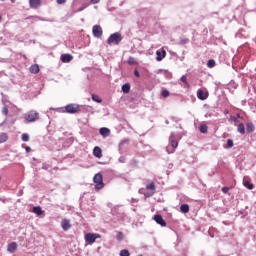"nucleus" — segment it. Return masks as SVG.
<instances>
[{
    "mask_svg": "<svg viewBox=\"0 0 256 256\" xmlns=\"http://www.w3.org/2000/svg\"><path fill=\"white\" fill-rule=\"evenodd\" d=\"M123 41V36L119 32L111 34L107 39L108 45H119Z\"/></svg>",
    "mask_w": 256,
    "mask_h": 256,
    "instance_id": "nucleus-1",
    "label": "nucleus"
},
{
    "mask_svg": "<svg viewBox=\"0 0 256 256\" xmlns=\"http://www.w3.org/2000/svg\"><path fill=\"white\" fill-rule=\"evenodd\" d=\"M35 121H39V113L35 110L29 111L24 116V123H35Z\"/></svg>",
    "mask_w": 256,
    "mask_h": 256,
    "instance_id": "nucleus-2",
    "label": "nucleus"
},
{
    "mask_svg": "<svg viewBox=\"0 0 256 256\" xmlns=\"http://www.w3.org/2000/svg\"><path fill=\"white\" fill-rule=\"evenodd\" d=\"M81 107L79 104H68L65 106V110H63V113H69L70 115H75V113L81 112Z\"/></svg>",
    "mask_w": 256,
    "mask_h": 256,
    "instance_id": "nucleus-3",
    "label": "nucleus"
},
{
    "mask_svg": "<svg viewBox=\"0 0 256 256\" xmlns=\"http://www.w3.org/2000/svg\"><path fill=\"white\" fill-rule=\"evenodd\" d=\"M169 143L172 147V151H169V147H166V151L167 153H174L175 149H177V147H179V142H177V136L175 135V133H171L170 137H169Z\"/></svg>",
    "mask_w": 256,
    "mask_h": 256,
    "instance_id": "nucleus-4",
    "label": "nucleus"
},
{
    "mask_svg": "<svg viewBox=\"0 0 256 256\" xmlns=\"http://www.w3.org/2000/svg\"><path fill=\"white\" fill-rule=\"evenodd\" d=\"M93 181L95 183V189H103L105 187V183H103V174L97 173L95 174Z\"/></svg>",
    "mask_w": 256,
    "mask_h": 256,
    "instance_id": "nucleus-5",
    "label": "nucleus"
},
{
    "mask_svg": "<svg viewBox=\"0 0 256 256\" xmlns=\"http://www.w3.org/2000/svg\"><path fill=\"white\" fill-rule=\"evenodd\" d=\"M97 239H101V234L97 233H87L85 234V241L86 243H89L90 245H93Z\"/></svg>",
    "mask_w": 256,
    "mask_h": 256,
    "instance_id": "nucleus-6",
    "label": "nucleus"
},
{
    "mask_svg": "<svg viewBox=\"0 0 256 256\" xmlns=\"http://www.w3.org/2000/svg\"><path fill=\"white\" fill-rule=\"evenodd\" d=\"M92 33L94 37L101 39V37H103V28H101L99 25H94L92 28Z\"/></svg>",
    "mask_w": 256,
    "mask_h": 256,
    "instance_id": "nucleus-7",
    "label": "nucleus"
},
{
    "mask_svg": "<svg viewBox=\"0 0 256 256\" xmlns=\"http://www.w3.org/2000/svg\"><path fill=\"white\" fill-rule=\"evenodd\" d=\"M154 221L161 227H167V222L165 221V219H163V216H161V214L154 215Z\"/></svg>",
    "mask_w": 256,
    "mask_h": 256,
    "instance_id": "nucleus-8",
    "label": "nucleus"
},
{
    "mask_svg": "<svg viewBox=\"0 0 256 256\" xmlns=\"http://www.w3.org/2000/svg\"><path fill=\"white\" fill-rule=\"evenodd\" d=\"M61 227H62L63 231H69V229H71V220L63 219L61 221Z\"/></svg>",
    "mask_w": 256,
    "mask_h": 256,
    "instance_id": "nucleus-9",
    "label": "nucleus"
},
{
    "mask_svg": "<svg viewBox=\"0 0 256 256\" xmlns=\"http://www.w3.org/2000/svg\"><path fill=\"white\" fill-rule=\"evenodd\" d=\"M156 61H163V59H165V57H167V52L165 51V49H162L161 51L158 50L156 52Z\"/></svg>",
    "mask_w": 256,
    "mask_h": 256,
    "instance_id": "nucleus-10",
    "label": "nucleus"
},
{
    "mask_svg": "<svg viewBox=\"0 0 256 256\" xmlns=\"http://www.w3.org/2000/svg\"><path fill=\"white\" fill-rule=\"evenodd\" d=\"M197 97L200 101H205L209 97V93H205L203 89H198Z\"/></svg>",
    "mask_w": 256,
    "mask_h": 256,
    "instance_id": "nucleus-11",
    "label": "nucleus"
},
{
    "mask_svg": "<svg viewBox=\"0 0 256 256\" xmlns=\"http://www.w3.org/2000/svg\"><path fill=\"white\" fill-rule=\"evenodd\" d=\"M60 59H61L62 63H71V61H73V55L62 54Z\"/></svg>",
    "mask_w": 256,
    "mask_h": 256,
    "instance_id": "nucleus-12",
    "label": "nucleus"
},
{
    "mask_svg": "<svg viewBox=\"0 0 256 256\" xmlns=\"http://www.w3.org/2000/svg\"><path fill=\"white\" fill-rule=\"evenodd\" d=\"M31 9H39L41 7V0H29Z\"/></svg>",
    "mask_w": 256,
    "mask_h": 256,
    "instance_id": "nucleus-13",
    "label": "nucleus"
},
{
    "mask_svg": "<svg viewBox=\"0 0 256 256\" xmlns=\"http://www.w3.org/2000/svg\"><path fill=\"white\" fill-rule=\"evenodd\" d=\"M93 155L94 157H97V159H101L103 157V151L98 146H95L93 149Z\"/></svg>",
    "mask_w": 256,
    "mask_h": 256,
    "instance_id": "nucleus-14",
    "label": "nucleus"
},
{
    "mask_svg": "<svg viewBox=\"0 0 256 256\" xmlns=\"http://www.w3.org/2000/svg\"><path fill=\"white\" fill-rule=\"evenodd\" d=\"M99 133L105 139V137H109V135H111V130H109L107 127H102L100 128Z\"/></svg>",
    "mask_w": 256,
    "mask_h": 256,
    "instance_id": "nucleus-15",
    "label": "nucleus"
},
{
    "mask_svg": "<svg viewBox=\"0 0 256 256\" xmlns=\"http://www.w3.org/2000/svg\"><path fill=\"white\" fill-rule=\"evenodd\" d=\"M246 131L247 133H253L255 131V125L252 122H248L246 124Z\"/></svg>",
    "mask_w": 256,
    "mask_h": 256,
    "instance_id": "nucleus-16",
    "label": "nucleus"
},
{
    "mask_svg": "<svg viewBox=\"0 0 256 256\" xmlns=\"http://www.w3.org/2000/svg\"><path fill=\"white\" fill-rule=\"evenodd\" d=\"M130 91H131V84L125 83V84L122 85V92H123L124 94H127V93H129Z\"/></svg>",
    "mask_w": 256,
    "mask_h": 256,
    "instance_id": "nucleus-17",
    "label": "nucleus"
},
{
    "mask_svg": "<svg viewBox=\"0 0 256 256\" xmlns=\"http://www.w3.org/2000/svg\"><path fill=\"white\" fill-rule=\"evenodd\" d=\"M237 131L240 133V135H245V124L240 123L237 126Z\"/></svg>",
    "mask_w": 256,
    "mask_h": 256,
    "instance_id": "nucleus-18",
    "label": "nucleus"
},
{
    "mask_svg": "<svg viewBox=\"0 0 256 256\" xmlns=\"http://www.w3.org/2000/svg\"><path fill=\"white\" fill-rule=\"evenodd\" d=\"M17 249V244L16 242H12L10 244H8V251L10 253H15V250Z\"/></svg>",
    "mask_w": 256,
    "mask_h": 256,
    "instance_id": "nucleus-19",
    "label": "nucleus"
},
{
    "mask_svg": "<svg viewBox=\"0 0 256 256\" xmlns=\"http://www.w3.org/2000/svg\"><path fill=\"white\" fill-rule=\"evenodd\" d=\"M181 213H189V204H182L180 206Z\"/></svg>",
    "mask_w": 256,
    "mask_h": 256,
    "instance_id": "nucleus-20",
    "label": "nucleus"
},
{
    "mask_svg": "<svg viewBox=\"0 0 256 256\" xmlns=\"http://www.w3.org/2000/svg\"><path fill=\"white\" fill-rule=\"evenodd\" d=\"M32 211L38 216H40L43 213V210L40 208V206H34Z\"/></svg>",
    "mask_w": 256,
    "mask_h": 256,
    "instance_id": "nucleus-21",
    "label": "nucleus"
},
{
    "mask_svg": "<svg viewBox=\"0 0 256 256\" xmlns=\"http://www.w3.org/2000/svg\"><path fill=\"white\" fill-rule=\"evenodd\" d=\"M243 185L244 187H246V189H249L250 191L253 189V183L247 181V180H243Z\"/></svg>",
    "mask_w": 256,
    "mask_h": 256,
    "instance_id": "nucleus-22",
    "label": "nucleus"
},
{
    "mask_svg": "<svg viewBox=\"0 0 256 256\" xmlns=\"http://www.w3.org/2000/svg\"><path fill=\"white\" fill-rule=\"evenodd\" d=\"M146 189H148L149 191H153L150 195H153L155 193V183L152 182L150 184L146 185Z\"/></svg>",
    "mask_w": 256,
    "mask_h": 256,
    "instance_id": "nucleus-23",
    "label": "nucleus"
},
{
    "mask_svg": "<svg viewBox=\"0 0 256 256\" xmlns=\"http://www.w3.org/2000/svg\"><path fill=\"white\" fill-rule=\"evenodd\" d=\"M7 139H9V136L7 135V133L0 134V143H5Z\"/></svg>",
    "mask_w": 256,
    "mask_h": 256,
    "instance_id": "nucleus-24",
    "label": "nucleus"
},
{
    "mask_svg": "<svg viewBox=\"0 0 256 256\" xmlns=\"http://www.w3.org/2000/svg\"><path fill=\"white\" fill-rule=\"evenodd\" d=\"M92 101L95 103H103V100L99 98L97 94H92Z\"/></svg>",
    "mask_w": 256,
    "mask_h": 256,
    "instance_id": "nucleus-25",
    "label": "nucleus"
},
{
    "mask_svg": "<svg viewBox=\"0 0 256 256\" xmlns=\"http://www.w3.org/2000/svg\"><path fill=\"white\" fill-rule=\"evenodd\" d=\"M199 131H200V133H203V134L207 133L208 127L206 126V124H201L199 126Z\"/></svg>",
    "mask_w": 256,
    "mask_h": 256,
    "instance_id": "nucleus-26",
    "label": "nucleus"
},
{
    "mask_svg": "<svg viewBox=\"0 0 256 256\" xmlns=\"http://www.w3.org/2000/svg\"><path fill=\"white\" fill-rule=\"evenodd\" d=\"M31 73H39V65L35 64L30 67Z\"/></svg>",
    "mask_w": 256,
    "mask_h": 256,
    "instance_id": "nucleus-27",
    "label": "nucleus"
},
{
    "mask_svg": "<svg viewBox=\"0 0 256 256\" xmlns=\"http://www.w3.org/2000/svg\"><path fill=\"white\" fill-rule=\"evenodd\" d=\"M207 67H209V69H213V67H215V61L213 59L208 60Z\"/></svg>",
    "mask_w": 256,
    "mask_h": 256,
    "instance_id": "nucleus-28",
    "label": "nucleus"
},
{
    "mask_svg": "<svg viewBox=\"0 0 256 256\" xmlns=\"http://www.w3.org/2000/svg\"><path fill=\"white\" fill-rule=\"evenodd\" d=\"M233 147V140L232 139H228L227 140V144L225 146V149H231Z\"/></svg>",
    "mask_w": 256,
    "mask_h": 256,
    "instance_id": "nucleus-29",
    "label": "nucleus"
},
{
    "mask_svg": "<svg viewBox=\"0 0 256 256\" xmlns=\"http://www.w3.org/2000/svg\"><path fill=\"white\" fill-rule=\"evenodd\" d=\"M120 256H131V253H129V250L123 249L120 251Z\"/></svg>",
    "mask_w": 256,
    "mask_h": 256,
    "instance_id": "nucleus-30",
    "label": "nucleus"
},
{
    "mask_svg": "<svg viewBox=\"0 0 256 256\" xmlns=\"http://www.w3.org/2000/svg\"><path fill=\"white\" fill-rule=\"evenodd\" d=\"M135 63H137V61H135V58L133 56H130L128 58V65H135Z\"/></svg>",
    "mask_w": 256,
    "mask_h": 256,
    "instance_id": "nucleus-31",
    "label": "nucleus"
},
{
    "mask_svg": "<svg viewBox=\"0 0 256 256\" xmlns=\"http://www.w3.org/2000/svg\"><path fill=\"white\" fill-rule=\"evenodd\" d=\"M2 115L8 116L9 115V108L4 106L2 109Z\"/></svg>",
    "mask_w": 256,
    "mask_h": 256,
    "instance_id": "nucleus-32",
    "label": "nucleus"
},
{
    "mask_svg": "<svg viewBox=\"0 0 256 256\" xmlns=\"http://www.w3.org/2000/svg\"><path fill=\"white\" fill-rule=\"evenodd\" d=\"M21 139L24 142L29 141V134H27V133L22 134Z\"/></svg>",
    "mask_w": 256,
    "mask_h": 256,
    "instance_id": "nucleus-33",
    "label": "nucleus"
},
{
    "mask_svg": "<svg viewBox=\"0 0 256 256\" xmlns=\"http://www.w3.org/2000/svg\"><path fill=\"white\" fill-rule=\"evenodd\" d=\"M116 239H117V241H123V232H118Z\"/></svg>",
    "mask_w": 256,
    "mask_h": 256,
    "instance_id": "nucleus-34",
    "label": "nucleus"
},
{
    "mask_svg": "<svg viewBox=\"0 0 256 256\" xmlns=\"http://www.w3.org/2000/svg\"><path fill=\"white\" fill-rule=\"evenodd\" d=\"M180 81H182V83H185V84L189 87V83L187 82V76L183 75V76L180 78Z\"/></svg>",
    "mask_w": 256,
    "mask_h": 256,
    "instance_id": "nucleus-35",
    "label": "nucleus"
},
{
    "mask_svg": "<svg viewBox=\"0 0 256 256\" xmlns=\"http://www.w3.org/2000/svg\"><path fill=\"white\" fill-rule=\"evenodd\" d=\"M229 187H227V186H224V187H222V189H221V191H222V193H224L225 195H227V193H229Z\"/></svg>",
    "mask_w": 256,
    "mask_h": 256,
    "instance_id": "nucleus-36",
    "label": "nucleus"
},
{
    "mask_svg": "<svg viewBox=\"0 0 256 256\" xmlns=\"http://www.w3.org/2000/svg\"><path fill=\"white\" fill-rule=\"evenodd\" d=\"M162 97H169V90H163L162 93H161Z\"/></svg>",
    "mask_w": 256,
    "mask_h": 256,
    "instance_id": "nucleus-37",
    "label": "nucleus"
},
{
    "mask_svg": "<svg viewBox=\"0 0 256 256\" xmlns=\"http://www.w3.org/2000/svg\"><path fill=\"white\" fill-rule=\"evenodd\" d=\"M187 43H189V39L187 38L180 40V45H187Z\"/></svg>",
    "mask_w": 256,
    "mask_h": 256,
    "instance_id": "nucleus-38",
    "label": "nucleus"
},
{
    "mask_svg": "<svg viewBox=\"0 0 256 256\" xmlns=\"http://www.w3.org/2000/svg\"><path fill=\"white\" fill-rule=\"evenodd\" d=\"M134 75L135 77H141V74H139V70L137 69L134 70Z\"/></svg>",
    "mask_w": 256,
    "mask_h": 256,
    "instance_id": "nucleus-39",
    "label": "nucleus"
},
{
    "mask_svg": "<svg viewBox=\"0 0 256 256\" xmlns=\"http://www.w3.org/2000/svg\"><path fill=\"white\" fill-rule=\"evenodd\" d=\"M42 169H44V171H47L49 169V165L48 164H43Z\"/></svg>",
    "mask_w": 256,
    "mask_h": 256,
    "instance_id": "nucleus-40",
    "label": "nucleus"
},
{
    "mask_svg": "<svg viewBox=\"0 0 256 256\" xmlns=\"http://www.w3.org/2000/svg\"><path fill=\"white\" fill-rule=\"evenodd\" d=\"M99 1H101V0H90V3H92V5H97V3H99Z\"/></svg>",
    "mask_w": 256,
    "mask_h": 256,
    "instance_id": "nucleus-41",
    "label": "nucleus"
},
{
    "mask_svg": "<svg viewBox=\"0 0 256 256\" xmlns=\"http://www.w3.org/2000/svg\"><path fill=\"white\" fill-rule=\"evenodd\" d=\"M67 0H57L58 5H63V3H66Z\"/></svg>",
    "mask_w": 256,
    "mask_h": 256,
    "instance_id": "nucleus-42",
    "label": "nucleus"
},
{
    "mask_svg": "<svg viewBox=\"0 0 256 256\" xmlns=\"http://www.w3.org/2000/svg\"><path fill=\"white\" fill-rule=\"evenodd\" d=\"M25 151H26V153H31V147L26 146V147H25Z\"/></svg>",
    "mask_w": 256,
    "mask_h": 256,
    "instance_id": "nucleus-43",
    "label": "nucleus"
},
{
    "mask_svg": "<svg viewBox=\"0 0 256 256\" xmlns=\"http://www.w3.org/2000/svg\"><path fill=\"white\" fill-rule=\"evenodd\" d=\"M119 162H120V163H124V162H125V156H121V157L119 158Z\"/></svg>",
    "mask_w": 256,
    "mask_h": 256,
    "instance_id": "nucleus-44",
    "label": "nucleus"
},
{
    "mask_svg": "<svg viewBox=\"0 0 256 256\" xmlns=\"http://www.w3.org/2000/svg\"><path fill=\"white\" fill-rule=\"evenodd\" d=\"M21 195H23V190H20V191L18 192V196H21Z\"/></svg>",
    "mask_w": 256,
    "mask_h": 256,
    "instance_id": "nucleus-45",
    "label": "nucleus"
},
{
    "mask_svg": "<svg viewBox=\"0 0 256 256\" xmlns=\"http://www.w3.org/2000/svg\"><path fill=\"white\" fill-rule=\"evenodd\" d=\"M163 71H165V70L159 69L157 73H161V72H163Z\"/></svg>",
    "mask_w": 256,
    "mask_h": 256,
    "instance_id": "nucleus-46",
    "label": "nucleus"
},
{
    "mask_svg": "<svg viewBox=\"0 0 256 256\" xmlns=\"http://www.w3.org/2000/svg\"><path fill=\"white\" fill-rule=\"evenodd\" d=\"M166 125H169V120H165Z\"/></svg>",
    "mask_w": 256,
    "mask_h": 256,
    "instance_id": "nucleus-47",
    "label": "nucleus"
},
{
    "mask_svg": "<svg viewBox=\"0 0 256 256\" xmlns=\"http://www.w3.org/2000/svg\"><path fill=\"white\" fill-rule=\"evenodd\" d=\"M12 3H15V0H11Z\"/></svg>",
    "mask_w": 256,
    "mask_h": 256,
    "instance_id": "nucleus-48",
    "label": "nucleus"
},
{
    "mask_svg": "<svg viewBox=\"0 0 256 256\" xmlns=\"http://www.w3.org/2000/svg\"><path fill=\"white\" fill-rule=\"evenodd\" d=\"M214 15H217V12H214Z\"/></svg>",
    "mask_w": 256,
    "mask_h": 256,
    "instance_id": "nucleus-49",
    "label": "nucleus"
},
{
    "mask_svg": "<svg viewBox=\"0 0 256 256\" xmlns=\"http://www.w3.org/2000/svg\"><path fill=\"white\" fill-rule=\"evenodd\" d=\"M0 21H1V15H0Z\"/></svg>",
    "mask_w": 256,
    "mask_h": 256,
    "instance_id": "nucleus-50",
    "label": "nucleus"
}]
</instances>
